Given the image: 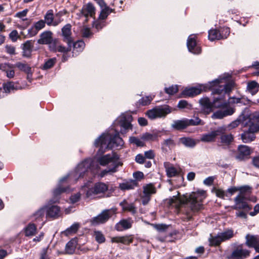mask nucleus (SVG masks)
Listing matches in <instances>:
<instances>
[{
	"label": "nucleus",
	"mask_w": 259,
	"mask_h": 259,
	"mask_svg": "<svg viewBox=\"0 0 259 259\" xmlns=\"http://www.w3.org/2000/svg\"><path fill=\"white\" fill-rule=\"evenodd\" d=\"M133 117L130 113L121 114L114 121L112 128L114 133L111 131L101 134L94 142L96 147H99L97 152V162L102 166L111 163L112 167L117 168L121 165L119 161V156L115 153L102 155L107 150L112 148L120 149L124 145V142L119 136V132L122 134H125L130 129L132 128L131 122Z\"/></svg>",
	"instance_id": "1"
},
{
	"label": "nucleus",
	"mask_w": 259,
	"mask_h": 259,
	"mask_svg": "<svg viewBox=\"0 0 259 259\" xmlns=\"http://www.w3.org/2000/svg\"><path fill=\"white\" fill-rule=\"evenodd\" d=\"M230 78L231 76L229 74H224L210 83V87L213 89V94L219 95L213 100L214 106L217 108L221 109L212 114L211 118L213 119H221L233 115L236 109L230 104H236L241 106L246 105L247 102L244 97H230L228 102L225 101L226 95L230 94L234 87V82L230 80Z\"/></svg>",
	"instance_id": "2"
},
{
	"label": "nucleus",
	"mask_w": 259,
	"mask_h": 259,
	"mask_svg": "<svg viewBox=\"0 0 259 259\" xmlns=\"http://www.w3.org/2000/svg\"><path fill=\"white\" fill-rule=\"evenodd\" d=\"M98 168L99 166L98 165H95L94 161L91 159H85L79 163L73 171L60 180L57 187L53 192L54 202L58 201V197L61 193L68 192L69 187H64L65 183H75L79 179L83 178L85 174L89 171L95 174V170Z\"/></svg>",
	"instance_id": "3"
},
{
	"label": "nucleus",
	"mask_w": 259,
	"mask_h": 259,
	"mask_svg": "<svg viewBox=\"0 0 259 259\" xmlns=\"http://www.w3.org/2000/svg\"><path fill=\"white\" fill-rule=\"evenodd\" d=\"M205 197V192L200 190L192 192L189 195H183L182 197L174 196L169 200V202L170 204H175L177 207H179L182 205H186L191 211L195 212L202 208V202Z\"/></svg>",
	"instance_id": "4"
},
{
	"label": "nucleus",
	"mask_w": 259,
	"mask_h": 259,
	"mask_svg": "<svg viewBox=\"0 0 259 259\" xmlns=\"http://www.w3.org/2000/svg\"><path fill=\"white\" fill-rule=\"evenodd\" d=\"M172 111V109L169 106H157L147 111L146 115L149 118L153 120L158 118L165 117L166 115Z\"/></svg>",
	"instance_id": "5"
},
{
	"label": "nucleus",
	"mask_w": 259,
	"mask_h": 259,
	"mask_svg": "<svg viewBox=\"0 0 259 259\" xmlns=\"http://www.w3.org/2000/svg\"><path fill=\"white\" fill-rule=\"evenodd\" d=\"M246 120H244V127H249V130L253 132L259 131V112H254L249 115H245Z\"/></svg>",
	"instance_id": "6"
},
{
	"label": "nucleus",
	"mask_w": 259,
	"mask_h": 259,
	"mask_svg": "<svg viewBox=\"0 0 259 259\" xmlns=\"http://www.w3.org/2000/svg\"><path fill=\"white\" fill-rule=\"evenodd\" d=\"M211 82H209L207 84H201L197 87L186 88L182 92L183 97H193L200 94L203 91H206L207 90L213 91V89L210 87V83Z\"/></svg>",
	"instance_id": "7"
},
{
	"label": "nucleus",
	"mask_w": 259,
	"mask_h": 259,
	"mask_svg": "<svg viewBox=\"0 0 259 259\" xmlns=\"http://www.w3.org/2000/svg\"><path fill=\"white\" fill-rule=\"evenodd\" d=\"M143 189V194L141 195V198L142 204L145 205L148 204L150 200L151 195L156 193V189L153 184L151 183L144 185Z\"/></svg>",
	"instance_id": "8"
},
{
	"label": "nucleus",
	"mask_w": 259,
	"mask_h": 259,
	"mask_svg": "<svg viewBox=\"0 0 259 259\" xmlns=\"http://www.w3.org/2000/svg\"><path fill=\"white\" fill-rule=\"evenodd\" d=\"M252 152L251 149L248 146L240 145L238 146L235 159L238 161H243L248 159Z\"/></svg>",
	"instance_id": "9"
},
{
	"label": "nucleus",
	"mask_w": 259,
	"mask_h": 259,
	"mask_svg": "<svg viewBox=\"0 0 259 259\" xmlns=\"http://www.w3.org/2000/svg\"><path fill=\"white\" fill-rule=\"evenodd\" d=\"M247 198L244 195L238 194L234 198L235 204L232 206L234 209H244L246 211L250 210L251 207L246 202Z\"/></svg>",
	"instance_id": "10"
},
{
	"label": "nucleus",
	"mask_w": 259,
	"mask_h": 259,
	"mask_svg": "<svg viewBox=\"0 0 259 259\" xmlns=\"http://www.w3.org/2000/svg\"><path fill=\"white\" fill-rule=\"evenodd\" d=\"M108 189V186L102 182H98L95 184L94 186L88 190L87 192L88 197H92L95 195L104 193Z\"/></svg>",
	"instance_id": "11"
},
{
	"label": "nucleus",
	"mask_w": 259,
	"mask_h": 259,
	"mask_svg": "<svg viewBox=\"0 0 259 259\" xmlns=\"http://www.w3.org/2000/svg\"><path fill=\"white\" fill-rule=\"evenodd\" d=\"M196 37L195 34L189 35L187 39V46L189 52L194 54H199L201 53V49L197 44Z\"/></svg>",
	"instance_id": "12"
},
{
	"label": "nucleus",
	"mask_w": 259,
	"mask_h": 259,
	"mask_svg": "<svg viewBox=\"0 0 259 259\" xmlns=\"http://www.w3.org/2000/svg\"><path fill=\"white\" fill-rule=\"evenodd\" d=\"M112 212L109 209L104 210L96 217L93 218L91 222L94 225L103 224L106 222L112 215Z\"/></svg>",
	"instance_id": "13"
},
{
	"label": "nucleus",
	"mask_w": 259,
	"mask_h": 259,
	"mask_svg": "<svg viewBox=\"0 0 259 259\" xmlns=\"http://www.w3.org/2000/svg\"><path fill=\"white\" fill-rule=\"evenodd\" d=\"M57 39L53 37V33L51 31H45L39 35V38L37 40V43L40 45H48L50 47Z\"/></svg>",
	"instance_id": "14"
},
{
	"label": "nucleus",
	"mask_w": 259,
	"mask_h": 259,
	"mask_svg": "<svg viewBox=\"0 0 259 259\" xmlns=\"http://www.w3.org/2000/svg\"><path fill=\"white\" fill-rule=\"evenodd\" d=\"M250 251L241 247H238L233 250L230 256L229 259H245L249 256Z\"/></svg>",
	"instance_id": "15"
},
{
	"label": "nucleus",
	"mask_w": 259,
	"mask_h": 259,
	"mask_svg": "<svg viewBox=\"0 0 259 259\" xmlns=\"http://www.w3.org/2000/svg\"><path fill=\"white\" fill-rule=\"evenodd\" d=\"M224 131L223 127H218L215 130L210 133L203 134L201 136L200 140L204 142H211L215 141L218 135H221Z\"/></svg>",
	"instance_id": "16"
},
{
	"label": "nucleus",
	"mask_w": 259,
	"mask_h": 259,
	"mask_svg": "<svg viewBox=\"0 0 259 259\" xmlns=\"http://www.w3.org/2000/svg\"><path fill=\"white\" fill-rule=\"evenodd\" d=\"M133 221L131 218L122 219L116 224L115 229L117 231H123L132 228Z\"/></svg>",
	"instance_id": "17"
},
{
	"label": "nucleus",
	"mask_w": 259,
	"mask_h": 259,
	"mask_svg": "<svg viewBox=\"0 0 259 259\" xmlns=\"http://www.w3.org/2000/svg\"><path fill=\"white\" fill-rule=\"evenodd\" d=\"M199 103L203 112L206 114H208L212 111L213 106L216 108L214 106L213 102L212 104L208 98L201 99L199 100Z\"/></svg>",
	"instance_id": "18"
},
{
	"label": "nucleus",
	"mask_w": 259,
	"mask_h": 259,
	"mask_svg": "<svg viewBox=\"0 0 259 259\" xmlns=\"http://www.w3.org/2000/svg\"><path fill=\"white\" fill-rule=\"evenodd\" d=\"M219 127H223L224 131L221 135H218V136H220V142L224 145H230L234 140V136L231 134H226L227 130V127L225 126H220Z\"/></svg>",
	"instance_id": "19"
},
{
	"label": "nucleus",
	"mask_w": 259,
	"mask_h": 259,
	"mask_svg": "<svg viewBox=\"0 0 259 259\" xmlns=\"http://www.w3.org/2000/svg\"><path fill=\"white\" fill-rule=\"evenodd\" d=\"M47 217L57 218L60 214V208L57 205L45 206Z\"/></svg>",
	"instance_id": "20"
},
{
	"label": "nucleus",
	"mask_w": 259,
	"mask_h": 259,
	"mask_svg": "<svg viewBox=\"0 0 259 259\" xmlns=\"http://www.w3.org/2000/svg\"><path fill=\"white\" fill-rule=\"evenodd\" d=\"M81 13L85 18L89 16L93 17L95 14V8L92 4L88 3L82 7Z\"/></svg>",
	"instance_id": "21"
},
{
	"label": "nucleus",
	"mask_w": 259,
	"mask_h": 259,
	"mask_svg": "<svg viewBox=\"0 0 259 259\" xmlns=\"http://www.w3.org/2000/svg\"><path fill=\"white\" fill-rule=\"evenodd\" d=\"M133 237L132 235H126L124 236H116L111 238L112 243H121L125 245H128L132 243Z\"/></svg>",
	"instance_id": "22"
},
{
	"label": "nucleus",
	"mask_w": 259,
	"mask_h": 259,
	"mask_svg": "<svg viewBox=\"0 0 259 259\" xmlns=\"http://www.w3.org/2000/svg\"><path fill=\"white\" fill-rule=\"evenodd\" d=\"M71 25L67 24L62 28V33L64 37V40L66 41L69 46L72 43V40L70 36L71 33Z\"/></svg>",
	"instance_id": "23"
},
{
	"label": "nucleus",
	"mask_w": 259,
	"mask_h": 259,
	"mask_svg": "<svg viewBox=\"0 0 259 259\" xmlns=\"http://www.w3.org/2000/svg\"><path fill=\"white\" fill-rule=\"evenodd\" d=\"M188 126L189 124L187 118L174 120L171 125L173 129L179 131L185 129Z\"/></svg>",
	"instance_id": "24"
},
{
	"label": "nucleus",
	"mask_w": 259,
	"mask_h": 259,
	"mask_svg": "<svg viewBox=\"0 0 259 259\" xmlns=\"http://www.w3.org/2000/svg\"><path fill=\"white\" fill-rule=\"evenodd\" d=\"M50 50L53 52H59L61 53L67 52L71 51V44H70V46L68 45V47L65 48V47L59 45L58 42V40L56 39V41L54 42L53 45L50 46Z\"/></svg>",
	"instance_id": "25"
},
{
	"label": "nucleus",
	"mask_w": 259,
	"mask_h": 259,
	"mask_svg": "<svg viewBox=\"0 0 259 259\" xmlns=\"http://www.w3.org/2000/svg\"><path fill=\"white\" fill-rule=\"evenodd\" d=\"M179 144H182L187 148H193L196 146V141L190 137H182L179 139Z\"/></svg>",
	"instance_id": "26"
},
{
	"label": "nucleus",
	"mask_w": 259,
	"mask_h": 259,
	"mask_svg": "<svg viewBox=\"0 0 259 259\" xmlns=\"http://www.w3.org/2000/svg\"><path fill=\"white\" fill-rule=\"evenodd\" d=\"M34 41L32 40H27L23 45V55L25 57H29L31 56Z\"/></svg>",
	"instance_id": "27"
},
{
	"label": "nucleus",
	"mask_w": 259,
	"mask_h": 259,
	"mask_svg": "<svg viewBox=\"0 0 259 259\" xmlns=\"http://www.w3.org/2000/svg\"><path fill=\"white\" fill-rule=\"evenodd\" d=\"M244 120H246L245 115L241 114L238 117V118L236 120L232 121L227 126H225L226 127H227V130H232L238 126L240 124H241L242 126H243V123Z\"/></svg>",
	"instance_id": "28"
},
{
	"label": "nucleus",
	"mask_w": 259,
	"mask_h": 259,
	"mask_svg": "<svg viewBox=\"0 0 259 259\" xmlns=\"http://www.w3.org/2000/svg\"><path fill=\"white\" fill-rule=\"evenodd\" d=\"M255 132L251 131L248 127V131L244 132L241 134V139L243 143H247L253 141L255 136L254 133Z\"/></svg>",
	"instance_id": "29"
},
{
	"label": "nucleus",
	"mask_w": 259,
	"mask_h": 259,
	"mask_svg": "<svg viewBox=\"0 0 259 259\" xmlns=\"http://www.w3.org/2000/svg\"><path fill=\"white\" fill-rule=\"evenodd\" d=\"M246 244L248 247L254 248L256 244L259 242V237L258 236L246 235L245 237Z\"/></svg>",
	"instance_id": "30"
},
{
	"label": "nucleus",
	"mask_w": 259,
	"mask_h": 259,
	"mask_svg": "<svg viewBox=\"0 0 259 259\" xmlns=\"http://www.w3.org/2000/svg\"><path fill=\"white\" fill-rule=\"evenodd\" d=\"M164 166L165 168L166 174L168 177L170 178L175 177L178 174L177 169L169 162H165L164 163Z\"/></svg>",
	"instance_id": "31"
},
{
	"label": "nucleus",
	"mask_w": 259,
	"mask_h": 259,
	"mask_svg": "<svg viewBox=\"0 0 259 259\" xmlns=\"http://www.w3.org/2000/svg\"><path fill=\"white\" fill-rule=\"evenodd\" d=\"M45 212L46 208L44 206L40 208L32 215V220L36 222H40L42 221V219L44 217Z\"/></svg>",
	"instance_id": "32"
},
{
	"label": "nucleus",
	"mask_w": 259,
	"mask_h": 259,
	"mask_svg": "<svg viewBox=\"0 0 259 259\" xmlns=\"http://www.w3.org/2000/svg\"><path fill=\"white\" fill-rule=\"evenodd\" d=\"M73 44V55L77 56L79 52L83 50L85 47V44L82 40H78Z\"/></svg>",
	"instance_id": "33"
},
{
	"label": "nucleus",
	"mask_w": 259,
	"mask_h": 259,
	"mask_svg": "<svg viewBox=\"0 0 259 259\" xmlns=\"http://www.w3.org/2000/svg\"><path fill=\"white\" fill-rule=\"evenodd\" d=\"M23 230L26 236H32L35 234L37 228L34 224L29 223L24 228Z\"/></svg>",
	"instance_id": "34"
},
{
	"label": "nucleus",
	"mask_w": 259,
	"mask_h": 259,
	"mask_svg": "<svg viewBox=\"0 0 259 259\" xmlns=\"http://www.w3.org/2000/svg\"><path fill=\"white\" fill-rule=\"evenodd\" d=\"M137 186V182L134 180H132L120 184L119 188L122 190H128L134 189Z\"/></svg>",
	"instance_id": "35"
},
{
	"label": "nucleus",
	"mask_w": 259,
	"mask_h": 259,
	"mask_svg": "<svg viewBox=\"0 0 259 259\" xmlns=\"http://www.w3.org/2000/svg\"><path fill=\"white\" fill-rule=\"evenodd\" d=\"M259 85L255 81H252L248 83L247 91L252 95H254L258 91Z\"/></svg>",
	"instance_id": "36"
},
{
	"label": "nucleus",
	"mask_w": 259,
	"mask_h": 259,
	"mask_svg": "<svg viewBox=\"0 0 259 259\" xmlns=\"http://www.w3.org/2000/svg\"><path fill=\"white\" fill-rule=\"evenodd\" d=\"M141 138L144 141H156L158 139V134L145 133L142 135Z\"/></svg>",
	"instance_id": "37"
},
{
	"label": "nucleus",
	"mask_w": 259,
	"mask_h": 259,
	"mask_svg": "<svg viewBox=\"0 0 259 259\" xmlns=\"http://www.w3.org/2000/svg\"><path fill=\"white\" fill-rule=\"evenodd\" d=\"M77 242L75 239L69 241L66 245L65 251L68 254H72L75 251Z\"/></svg>",
	"instance_id": "38"
},
{
	"label": "nucleus",
	"mask_w": 259,
	"mask_h": 259,
	"mask_svg": "<svg viewBox=\"0 0 259 259\" xmlns=\"http://www.w3.org/2000/svg\"><path fill=\"white\" fill-rule=\"evenodd\" d=\"M208 39L210 41H213L215 39L219 40L221 39V32L217 29H210L208 31Z\"/></svg>",
	"instance_id": "39"
},
{
	"label": "nucleus",
	"mask_w": 259,
	"mask_h": 259,
	"mask_svg": "<svg viewBox=\"0 0 259 259\" xmlns=\"http://www.w3.org/2000/svg\"><path fill=\"white\" fill-rule=\"evenodd\" d=\"M120 205L122 206V208L124 210L130 211L133 214H135L137 212L136 207L133 203H128L126 202H123L120 203Z\"/></svg>",
	"instance_id": "40"
},
{
	"label": "nucleus",
	"mask_w": 259,
	"mask_h": 259,
	"mask_svg": "<svg viewBox=\"0 0 259 259\" xmlns=\"http://www.w3.org/2000/svg\"><path fill=\"white\" fill-rule=\"evenodd\" d=\"M17 67L20 70L24 72L27 74L31 73V68L27 64L22 63L21 62H17L14 65V67Z\"/></svg>",
	"instance_id": "41"
},
{
	"label": "nucleus",
	"mask_w": 259,
	"mask_h": 259,
	"mask_svg": "<svg viewBox=\"0 0 259 259\" xmlns=\"http://www.w3.org/2000/svg\"><path fill=\"white\" fill-rule=\"evenodd\" d=\"M175 145L174 141L171 139L165 140L161 144V150L163 152H167L168 150L166 147H168L170 149L171 147Z\"/></svg>",
	"instance_id": "42"
},
{
	"label": "nucleus",
	"mask_w": 259,
	"mask_h": 259,
	"mask_svg": "<svg viewBox=\"0 0 259 259\" xmlns=\"http://www.w3.org/2000/svg\"><path fill=\"white\" fill-rule=\"evenodd\" d=\"M219 234L223 242L232 238L234 236L233 231L231 229L227 230Z\"/></svg>",
	"instance_id": "43"
},
{
	"label": "nucleus",
	"mask_w": 259,
	"mask_h": 259,
	"mask_svg": "<svg viewBox=\"0 0 259 259\" xmlns=\"http://www.w3.org/2000/svg\"><path fill=\"white\" fill-rule=\"evenodd\" d=\"M54 17L52 10H49L45 16V22L48 25H53Z\"/></svg>",
	"instance_id": "44"
},
{
	"label": "nucleus",
	"mask_w": 259,
	"mask_h": 259,
	"mask_svg": "<svg viewBox=\"0 0 259 259\" xmlns=\"http://www.w3.org/2000/svg\"><path fill=\"white\" fill-rule=\"evenodd\" d=\"M112 10L109 7L101 9V11L99 17L100 20H104L107 18L108 16L112 12Z\"/></svg>",
	"instance_id": "45"
},
{
	"label": "nucleus",
	"mask_w": 259,
	"mask_h": 259,
	"mask_svg": "<svg viewBox=\"0 0 259 259\" xmlns=\"http://www.w3.org/2000/svg\"><path fill=\"white\" fill-rule=\"evenodd\" d=\"M79 227V224L77 223H75L72 224L69 228H67L64 232L66 235H69L75 233Z\"/></svg>",
	"instance_id": "46"
},
{
	"label": "nucleus",
	"mask_w": 259,
	"mask_h": 259,
	"mask_svg": "<svg viewBox=\"0 0 259 259\" xmlns=\"http://www.w3.org/2000/svg\"><path fill=\"white\" fill-rule=\"evenodd\" d=\"M129 142L138 147H143L145 145L144 142L141 139H139L136 137H130L129 138Z\"/></svg>",
	"instance_id": "47"
},
{
	"label": "nucleus",
	"mask_w": 259,
	"mask_h": 259,
	"mask_svg": "<svg viewBox=\"0 0 259 259\" xmlns=\"http://www.w3.org/2000/svg\"><path fill=\"white\" fill-rule=\"evenodd\" d=\"M212 192L215 194V195L220 198L225 199L228 198V193L227 191H225L221 189L214 188Z\"/></svg>",
	"instance_id": "48"
},
{
	"label": "nucleus",
	"mask_w": 259,
	"mask_h": 259,
	"mask_svg": "<svg viewBox=\"0 0 259 259\" xmlns=\"http://www.w3.org/2000/svg\"><path fill=\"white\" fill-rule=\"evenodd\" d=\"M209 241L210 245L211 246L219 245L222 242H223L219 234H218L217 236H211L209 239Z\"/></svg>",
	"instance_id": "49"
},
{
	"label": "nucleus",
	"mask_w": 259,
	"mask_h": 259,
	"mask_svg": "<svg viewBox=\"0 0 259 259\" xmlns=\"http://www.w3.org/2000/svg\"><path fill=\"white\" fill-rule=\"evenodd\" d=\"M189 126L203 125L204 123L197 116H194L192 119H188Z\"/></svg>",
	"instance_id": "50"
},
{
	"label": "nucleus",
	"mask_w": 259,
	"mask_h": 259,
	"mask_svg": "<svg viewBox=\"0 0 259 259\" xmlns=\"http://www.w3.org/2000/svg\"><path fill=\"white\" fill-rule=\"evenodd\" d=\"M56 62V59L55 58L49 59L45 62L42 67V69L44 70L49 69L52 68Z\"/></svg>",
	"instance_id": "51"
},
{
	"label": "nucleus",
	"mask_w": 259,
	"mask_h": 259,
	"mask_svg": "<svg viewBox=\"0 0 259 259\" xmlns=\"http://www.w3.org/2000/svg\"><path fill=\"white\" fill-rule=\"evenodd\" d=\"M154 96H148L142 98L139 100V103L142 106L149 105L153 99Z\"/></svg>",
	"instance_id": "52"
},
{
	"label": "nucleus",
	"mask_w": 259,
	"mask_h": 259,
	"mask_svg": "<svg viewBox=\"0 0 259 259\" xmlns=\"http://www.w3.org/2000/svg\"><path fill=\"white\" fill-rule=\"evenodd\" d=\"M17 89L18 88L15 87V84L13 82H9L4 85L3 90L5 93H9L12 90Z\"/></svg>",
	"instance_id": "53"
},
{
	"label": "nucleus",
	"mask_w": 259,
	"mask_h": 259,
	"mask_svg": "<svg viewBox=\"0 0 259 259\" xmlns=\"http://www.w3.org/2000/svg\"><path fill=\"white\" fill-rule=\"evenodd\" d=\"M238 191H239L238 194L241 195H245L246 194L250 193L251 191V188L248 185L238 187Z\"/></svg>",
	"instance_id": "54"
},
{
	"label": "nucleus",
	"mask_w": 259,
	"mask_h": 259,
	"mask_svg": "<svg viewBox=\"0 0 259 259\" xmlns=\"http://www.w3.org/2000/svg\"><path fill=\"white\" fill-rule=\"evenodd\" d=\"M165 92L169 95H172L178 91V86L177 85H171L169 88H165Z\"/></svg>",
	"instance_id": "55"
},
{
	"label": "nucleus",
	"mask_w": 259,
	"mask_h": 259,
	"mask_svg": "<svg viewBox=\"0 0 259 259\" xmlns=\"http://www.w3.org/2000/svg\"><path fill=\"white\" fill-rule=\"evenodd\" d=\"M178 107L180 109L186 108L188 109H190L192 107V106L186 100H182L179 102Z\"/></svg>",
	"instance_id": "56"
},
{
	"label": "nucleus",
	"mask_w": 259,
	"mask_h": 259,
	"mask_svg": "<svg viewBox=\"0 0 259 259\" xmlns=\"http://www.w3.org/2000/svg\"><path fill=\"white\" fill-rule=\"evenodd\" d=\"M33 25L35 27L36 29L39 31V30L43 29L46 25V22L43 20H40L37 22L34 23Z\"/></svg>",
	"instance_id": "57"
},
{
	"label": "nucleus",
	"mask_w": 259,
	"mask_h": 259,
	"mask_svg": "<svg viewBox=\"0 0 259 259\" xmlns=\"http://www.w3.org/2000/svg\"><path fill=\"white\" fill-rule=\"evenodd\" d=\"M95 237L96 240L99 243H103L105 240L104 235L99 231L95 232Z\"/></svg>",
	"instance_id": "58"
},
{
	"label": "nucleus",
	"mask_w": 259,
	"mask_h": 259,
	"mask_svg": "<svg viewBox=\"0 0 259 259\" xmlns=\"http://www.w3.org/2000/svg\"><path fill=\"white\" fill-rule=\"evenodd\" d=\"M221 39L226 38L229 35L230 31L228 27H223L221 29Z\"/></svg>",
	"instance_id": "59"
},
{
	"label": "nucleus",
	"mask_w": 259,
	"mask_h": 259,
	"mask_svg": "<svg viewBox=\"0 0 259 259\" xmlns=\"http://www.w3.org/2000/svg\"><path fill=\"white\" fill-rule=\"evenodd\" d=\"M38 31L36 29L35 27L32 25L29 29L27 30V37H31L34 36L36 35Z\"/></svg>",
	"instance_id": "60"
},
{
	"label": "nucleus",
	"mask_w": 259,
	"mask_h": 259,
	"mask_svg": "<svg viewBox=\"0 0 259 259\" xmlns=\"http://www.w3.org/2000/svg\"><path fill=\"white\" fill-rule=\"evenodd\" d=\"M117 168L115 167H111L108 168V169H104L103 171L101 172V173L99 175V176L100 178L104 177L105 175H106L108 173L111 172L113 173L117 171Z\"/></svg>",
	"instance_id": "61"
},
{
	"label": "nucleus",
	"mask_w": 259,
	"mask_h": 259,
	"mask_svg": "<svg viewBox=\"0 0 259 259\" xmlns=\"http://www.w3.org/2000/svg\"><path fill=\"white\" fill-rule=\"evenodd\" d=\"M14 68V65L10 63H5L0 64V70L6 72L8 69Z\"/></svg>",
	"instance_id": "62"
},
{
	"label": "nucleus",
	"mask_w": 259,
	"mask_h": 259,
	"mask_svg": "<svg viewBox=\"0 0 259 259\" xmlns=\"http://www.w3.org/2000/svg\"><path fill=\"white\" fill-rule=\"evenodd\" d=\"M27 12H28V10L25 9V10H23L22 11L19 12L17 13H16V16L18 18H21L22 19V21H23L27 20V18H24V17L26 16Z\"/></svg>",
	"instance_id": "63"
},
{
	"label": "nucleus",
	"mask_w": 259,
	"mask_h": 259,
	"mask_svg": "<svg viewBox=\"0 0 259 259\" xmlns=\"http://www.w3.org/2000/svg\"><path fill=\"white\" fill-rule=\"evenodd\" d=\"M238 187H231L229 188L227 190V193H228V198H230L233 194H234L237 191H238Z\"/></svg>",
	"instance_id": "64"
}]
</instances>
